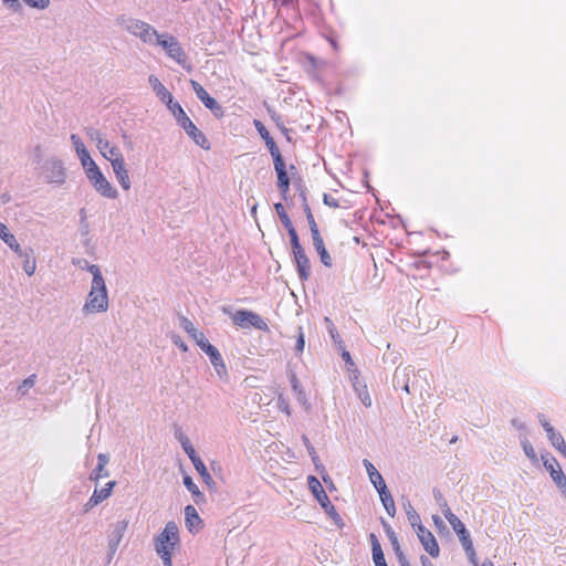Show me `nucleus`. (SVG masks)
<instances>
[{
  "instance_id": "nucleus-1",
  "label": "nucleus",
  "mask_w": 566,
  "mask_h": 566,
  "mask_svg": "<svg viewBox=\"0 0 566 566\" xmlns=\"http://www.w3.org/2000/svg\"><path fill=\"white\" fill-rule=\"evenodd\" d=\"M87 271L93 275V279L82 311L85 314L106 312L108 310V294L101 269L96 264H88Z\"/></svg>"
},
{
  "instance_id": "nucleus-2",
  "label": "nucleus",
  "mask_w": 566,
  "mask_h": 566,
  "mask_svg": "<svg viewBox=\"0 0 566 566\" xmlns=\"http://www.w3.org/2000/svg\"><path fill=\"white\" fill-rule=\"evenodd\" d=\"M180 327L189 334L202 352H205L220 378L227 375V368L218 348L209 343L203 333L199 332L192 322L185 316L179 317Z\"/></svg>"
},
{
  "instance_id": "nucleus-3",
  "label": "nucleus",
  "mask_w": 566,
  "mask_h": 566,
  "mask_svg": "<svg viewBox=\"0 0 566 566\" xmlns=\"http://www.w3.org/2000/svg\"><path fill=\"white\" fill-rule=\"evenodd\" d=\"M174 115L176 122L186 132V134L193 140V143L201 148L210 149V144L205 134L193 124V122L187 116L181 105L177 102L169 108Z\"/></svg>"
},
{
  "instance_id": "nucleus-4",
  "label": "nucleus",
  "mask_w": 566,
  "mask_h": 566,
  "mask_svg": "<svg viewBox=\"0 0 566 566\" xmlns=\"http://www.w3.org/2000/svg\"><path fill=\"white\" fill-rule=\"evenodd\" d=\"M154 45H159L166 52V54L177 62L181 67L190 72L192 66L188 63V57L185 50L181 48L177 38L171 34H159L155 40Z\"/></svg>"
},
{
  "instance_id": "nucleus-5",
  "label": "nucleus",
  "mask_w": 566,
  "mask_h": 566,
  "mask_svg": "<svg viewBox=\"0 0 566 566\" xmlns=\"http://www.w3.org/2000/svg\"><path fill=\"white\" fill-rule=\"evenodd\" d=\"M119 24L130 34L140 39L146 44H155L158 32L148 23L134 19L120 18Z\"/></svg>"
},
{
  "instance_id": "nucleus-6",
  "label": "nucleus",
  "mask_w": 566,
  "mask_h": 566,
  "mask_svg": "<svg viewBox=\"0 0 566 566\" xmlns=\"http://www.w3.org/2000/svg\"><path fill=\"white\" fill-rule=\"evenodd\" d=\"M179 542V531L175 522H168L161 533L155 538L156 553L171 552Z\"/></svg>"
},
{
  "instance_id": "nucleus-7",
  "label": "nucleus",
  "mask_w": 566,
  "mask_h": 566,
  "mask_svg": "<svg viewBox=\"0 0 566 566\" xmlns=\"http://www.w3.org/2000/svg\"><path fill=\"white\" fill-rule=\"evenodd\" d=\"M232 321L235 325L243 327V328L253 326L254 328H256L259 331H263V332L269 331V326L262 319V317L259 314L248 311V310L237 311L232 315Z\"/></svg>"
},
{
  "instance_id": "nucleus-8",
  "label": "nucleus",
  "mask_w": 566,
  "mask_h": 566,
  "mask_svg": "<svg viewBox=\"0 0 566 566\" xmlns=\"http://www.w3.org/2000/svg\"><path fill=\"white\" fill-rule=\"evenodd\" d=\"M86 177L101 196L108 199L117 198V190L111 185L99 168H96L91 174L86 175Z\"/></svg>"
},
{
  "instance_id": "nucleus-9",
  "label": "nucleus",
  "mask_w": 566,
  "mask_h": 566,
  "mask_svg": "<svg viewBox=\"0 0 566 566\" xmlns=\"http://www.w3.org/2000/svg\"><path fill=\"white\" fill-rule=\"evenodd\" d=\"M544 468L549 472L552 480L557 488L566 495V475L564 474L558 461L549 455H542Z\"/></svg>"
},
{
  "instance_id": "nucleus-10",
  "label": "nucleus",
  "mask_w": 566,
  "mask_h": 566,
  "mask_svg": "<svg viewBox=\"0 0 566 566\" xmlns=\"http://www.w3.org/2000/svg\"><path fill=\"white\" fill-rule=\"evenodd\" d=\"M43 172L48 182L62 185L65 181V169L60 159L51 158L46 160Z\"/></svg>"
},
{
  "instance_id": "nucleus-11",
  "label": "nucleus",
  "mask_w": 566,
  "mask_h": 566,
  "mask_svg": "<svg viewBox=\"0 0 566 566\" xmlns=\"http://www.w3.org/2000/svg\"><path fill=\"white\" fill-rule=\"evenodd\" d=\"M190 84L196 93V96L201 101V103L208 109H210L216 117H222L224 114L222 106L208 94L203 86L195 80H191Z\"/></svg>"
},
{
  "instance_id": "nucleus-12",
  "label": "nucleus",
  "mask_w": 566,
  "mask_h": 566,
  "mask_svg": "<svg viewBox=\"0 0 566 566\" xmlns=\"http://www.w3.org/2000/svg\"><path fill=\"white\" fill-rule=\"evenodd\" d=\"M415 369L412 366H398L394 373L392 385L395 389H402L407 394H411L410 380L415 377Z\"/></svg>"
},
{
  "instance_id": "nucleus-13",
  "label": "nucleus",
  "mask_w": 566,
  "mask_h": 566,
  "mask_svg": "<svg viewBox=\"0 0 566 566\" xmlns=\"http://www.w3.org/2000/svg\"><path fill=\"white\" fill-rule=\"evenodd\" d=\"M417 536L423 546L424 551L433 558H437L440 554L438 542L433 534L427 530L423 525H418L416 528Z\"/></svg>"
},
{
  "instance_id": "nucleus-14",
  "label": "nucleus",
  "mask_w": 566,
  "mask_h": 566,
  "mask_svg": "<svg viewBox=\"0 0 566 566\" xmlns=\"http://www.w3.org/2000/svg\"><path fill=\"white\" fill-rule=\"evenodd\" d=\"M127 527L128 522L126 520L118 521L112 525V531L108 535V548L113 553H116Z\"/></svg>"
},
{
  "instance_id": "nucleus-15",
  "label": "nucleus",
  "mask_w": 566,
  "mask_h": 566,
  "mask_svg": "<svg viewBox=\"0 0 566 566\" xmlns=\"http://www.w3.org/2000/svg\"><path fill=\"white\" fill-rule=\"evenodd\" d=\"M112 168L115 174V177L118 181V184L122 186L124 190L130 189V179L128 171L126 169V164L124 158H114L112 160Z\"/></svg>"
},
{
  "instance_id": "nucleus-16",
  "label": "nucleus",
  "mask_w": 566,
  "mask_h": 566,
  "mask_svg": "<svg viewBox=\"0 0 566 566\" xmlns=\"http://www.w3.org/2000/svg\"><path fill=\"white\" fill-rule=\"evenodd\" d=\"M148 82L153 88V91L155 92L156 96L163 102L166 104V106L168 107V109L170 108V106L172 104H176L177 102L174 101V97L171 95V93L161 84V82L159 81L158 77H156L155 75H150L148 77Z\"/></svg>"
},
{
  "instance_id": "nucleus-17",
  "label": "nucleus",
  "mask_w": 566,
  "mask_h": 566,
  "mask_svg": "<svg viewBox=\"0 0 566 566\" xmlns=\"http://www.w3.org/2000/svg\"><path fill=\"white\" fill-rule=\"evenodd\" d=\"M293 254L297 266L298 276L301 281H306L311 274L310 259L307 258L304 249L294 251Z\"/></svg>"
},
{
  "instance_id": "nucleus-18",
  "label": "nucleus",
  "mask_w": 566,
  "mask_h": 566,
  "mask_svg": "<svg viewBox=\"0 0 566 566\" xmlns=\"http://www.w3.org/2000/svg\"><path fill=\"white\" fill-rule=\"evenodd\" d=\"M185 521L186 527L190 533H197L202 526V520L192 505H187L185 507Z\"/></svg>"
},
{
  "instance_id": "nucleus-19",
  "label": "nucleus",
  "mask_w": 566,
  "mask_h": 566,
  "mask_svg": "<svg viewBox=\"0 0 566 566\" xmlns=\"http://www.w3.org/2000/svg\"><path fill=\"white\" fill-rule=\"evenodd\" d=\"M307 484L311 492L313 493L317 502L321 504V506L323 505V503H328L329 499L317 478L310 475L307 478Z\"/></svg>"
},
{
  "instance_id": "nucleus-20",
  "label": "nucleus",
  "mask_w": 566,
  "mask_h": 566,
  "mask_svg": "<svg viewBox=\"0 0 566 566\" xmlns=\"http://www.w3.org/2000/svg\"><path fill=\"white\" fill-rule=\"evenodd\" d=\"M363 464L368 473L369 480L377 491H380L382 486H387L381 474L377 471L374 464L367 460H363Z\"/></svg>"
},
{
  "instance_id": "nucleus-21",
  "label": "nucleus",
  "mask_w": 566,
  "mask_h": 566,
  "mask_svg": "<svg viewBox=\"0 0 566 566\" xmlns=\"http://www.w3.org/2000/svg\"><path fill=\"white\" fill-rule=\"evenodd\" d=\"M191 462H192L196 471L198 472V474L201 476L202 481L206 483V485L211 490L216 489V482L213 481L212 476L208 472L202 460L199 457H197V458L192 459Z\"/></svg>"
},
{
  "instance_id": "nucleus-22",
  "label": "nucleus",
  "mask_w": 566,
  "mask_h": 566,
  "mask_svg": "<svg viewBox=\"0 0 566 566\" xmlns=\"http://www.w3.org/2000/svg\"><path fill=\"white\" fill-rule=\"evenodd\" d=\"M448 522L452 526L453 531L458 534L461 544H464V541L467 539H471L470 533L467 531L464 524L455 514L451 515V517L448 516Z\"/></svg>"
},
{
  "instance_id": "nucleus-23",
  "label": "nucleus",
  "mask_w": 566,
  "mask_h": 566,
  "mask_svg": "<svg viewBox=\"0 0 566 566\" xmlns=\"http://www.w3.org/2000/svg\"><path fill=\"white\" fill-rule=\"evenodd\" d=\"M380 501L388 513L389 516L394 517L396 514V505L392 499V495L388 491L387 486H382L380 491H378Z\"/></svg>"
},
{
  "instance_id": "nucleus-24",
  "label": "nucleus",
  "mask_w": 566,
  "mask_h": 566,
  "mask_svg": "<svg viewBox=\"0 0 566 566\" xmlns=\"http://www.w3.org/2000/svg\"><path fill=\"white\" fill-rule=\"evenodd\" d=\"M23 260V270L24 272L31 276L34 274L36 269V262L34 258V251L32 248L25 249V252H23V256L21 258Z\"/></svg>"
},
{
  "instance_id": "nucleus-25",
  "label": "nucleus",
  "mask_w": 566,
  "mask_h": 566,
  "mask_svg": "<svg viewBox=\"0 0 566 566\" xmlns=\"http://www.w3.org/2000/svg\"><path fill=\"white\" fill-rule=\"evenodd\" d=\"M547 438L551 441L552 446L556 450H558L564 457H566V442L563 436L555 429H551L548 430Z\"/></svg>"
},
{
  "instance_id": "nucleus-26",
  "label": "nucleus",
  "mask_w": 566,
  "mask_h": 566,
  "mask_svg": "<svg viewBox=\"0 0 566 566\" xmlns=\"http://www.w3.org/2000/svg\"><path fill=\"white\" fill-rule=\"evenodd\" d=\"M254 126L258 130V133L260 134V136L262 137V139L265 142V145L270 150H273L275 149L277 146L275 144V142L273 140V138L271 137L269 130L265 128V126L260 122V120H254Z\"/></svg>"
},
{
  "instance_id": "nucleus-27",
  "label": "nucleus",
  "mask_w": 566,
  "mask_h": 566,
  "mask_svg": "<svg viewBox=\"0 0 566 566\" xmlns=\"http://www.w3.org/2000/svg\"><path fill=\"white\" fill-rule=\"evenodd\" d=\"M176 438L180 442L182 450L189 457L190 460L197 458V453L195 448L192 447L191 442L189 441L188 437H186L181 431L176 433Z\"/></svg>"
},
{
  "instance_id": "nucleus-28",
  "label": "nucleus",
  "mask_w": 566,
  "mask_h": 566,
  "mask_svg": "<svg viewBox=\"0 0 566 566\" xmlns=\"http://www.w3.org/2000/svg\"><path fill=\"white\" fill-rule=\"evenodd\" d=\"M432 493H433L434 501L440 506L444 517L448 520V516L451 517V515H454L451 512V510H450V507H449V505L447 503V500L444 499V496L441 493V491L438 490V489H433Z\"/></svg>"
},
{
  "instance_id": "nucleus-29",
  "label": "nucleus",
  "mask_w": 566,
  "mask_h": 566,
  "mask_svg": "<svg viewBox=\"0 0 566 566\" xmlns=\"http://www.w3.org/2000/svg\"><path fill=\"white\" fill-rule=\"evenodd\" d=\"M313 245L321 258V262L325 266L331 268L333 265L332 258L325 248L323 239L319 240L318 242L313 243Z\"/></svg>"
},
{
  "instance_id": "nucleus-30",
  "label": "nucleus",
  "mask_w": 566,
  "mask_h": 566,
  "mask_svg": "<svg viewBox=\"0 0 566 566\" xmlns=\"http://www.w3.org/2000/svg\"><path fill=\"white\" fill-rule=\"evenodd\" d=\"M115 484H116L115 481H109L101 490H97V489L94 490L92 495H93L94 499L97 500L98 504L111 496L112 491H113Z\"/></svg>"
},
{
  "instance_id": "nucleus-31",
  "label": "nucleus",
  "mask_w": 566,
  "mask_h": 566,
  "mask_svg": "<svg viewBox=\"0 0 566 566\" xmlns=\"http://www.w3.org/2000/svg\"><path fill=\"white\" fill-rule=\"evenodd\" d=\"M77 156L81 160V164H82L83 169L85 170L86 175L91 174L93 170L98 168L96 163L90 156V153L87 151V149L85 151L78 154Z\"/></svg>"
},
{
  "instance_id": "nucleus-32",
  "label": "nucleus",
  "mask_w": 566,
  "mask_h": 566,
  "mask_svg": "<svg viewBox=\"0 0 566 566\" xmlns=\"http://www.w3.org/2000/svg\"><path fill=\"white\" fill-rule=\"evenodd\" d=\"M277 175V188L281 191L284 199H286V193L290 190V178L287 176L286 169L276 172Z\"/></svg>"
},
{
  "instance_id": "nucleus-33",
  "label": "nucleus",
  "mask_w": 566,
  "mask_h": 566,
  "mask_svg": "<svg viewBox=\"0 0 566 566\" xmlns=\"http://www.w3.org/2000/svg\"><path fill=\"white\" fill-rule=\"evenodd\" d=\"M403 507L407 514L408 522L415 530L418 528V525H422L419 514L416 512L410 502L403 504Z\"/></svg>"
},
{
  "instance_id": "nucleus-34",
  "label": "nucleus",
  "mask_w": 566,
  "mask_h": 566,
  "mask_svg": "<svg viewBox=\"0 0 566 566\" xmlns=\"http://www.w3.org/2000/svg\"><path fill=\"white\" fill-rule=\"evenodd\" d=\"M184 485L196 497V503H199L203 499V494L199 491L198 486L190 476L186 475L184 478Z\"/></svg>"
},
{
  "instance_id": "nucleus-35",
  "label": "nucleus",
  "mask_w": 566,
  "mask_h": 566,
  "mask_svg": "<svg viewBox=\"0 0 566 566\" xmlns=\"http://www.w3.org/2000/svg\"><path fill=\"white\" fill-rule=\"evenodd\" d=\"M274 209L281 220V222L283 223L284 228L287 229L290 228L291 226H293L290 217L287 216V213L285 212V209L283 207V205L281 202H277L274 205Z\"/></svg>"
},
{
  "instance_id": "nucleus-36",
  "label": "nucleus",
  "mask_w": 566,
  "mask_h": 566,
  "mask_svg": "<svg viewBox=\"0 0 566 566\" xmlns=\"http://www.w3.org/2000/svg\"><path fill=\"white\" fill-rule=\"evenodd\" d=\"M270 154L273 158V164H274V169L275 171H281V170H285L286 167H285V163L283 160V157L279 150V148L276 147L275 149L273 150H270Z\"/></svg>"
},
{
  "instance_id": "nucleus-37",
  "label": "nucleus",
  "mask_w": 566,
  "mask_h": 566,
  "mask_svg": "<svg viewBox=\"0 0 566 566\" xmlns=\"http://www.w3.org/2000/svg\"><path fill=\"white\" fill-rule=\"evenodd\" d=\"M382 523V526H384V530L388 536V538L390 539L391 542V545L394 547V551H399L400 548V545H399V542H398V538H397V535L395 533V531L392 530V527L387 523L385 522L384 520L381 521Z\"/></svg>"
},
{
  "instance_id": "nucleus-38",
  "label": "nucleus",
  "mask_w": 566,
  "mask_h": 566,
  "mask_svg": "<svg viewBox=\"0 0 566 566\" xmlns=\"http://www.w3.org/2000/svg\"><path fill=\"white\" fill-rule=\"evenodd\" d=\"M324 322H325V324H326V327H327V329H328V333H329V335H331V337H332L333 342H334L335 344H337V345L342 346V345H343V340H342V338H340L339 334L337 333L336 327L334 326V324H333V322L331 321V318H329V317H325V318H324Z\"/></svg>"
},
{
  "instance_id": "nucleus-39",
  "label": "nucleus",
  "mask_w": 566,
  "mask_h": 566,
  "mask_svg": "<svg viewBox=\"0 0 566 566\" xmlns=\"http://www.w3.org/2000/svg\"><path fill=\"white\" fill-rule=\"evenodd\" d=\"M85 134L92 142L96 143V146L102 144V140H104L103 134L95 127H86Z\"/></svg>"
},
{
  "instance_id": "nucleus-40",
  "label": "nucleus",
  "mask_w": 566,
  "mask_h": 566,
  "mask_svg": "<svg viewBox=\"0 0 566 566\" xmlns=\"http://www.w3.org/2000/svg\"><path fill=\"white\" fill-rule=\"evenodd\" d=\"M36 375L32 374L28 378H25L22 384L19 386L18 390L22 396H25L28 390L35 385Z\"/></svg>"
},
{
  "instance_id": "nucleus-41",
  "label": "nucleus",
  "mask_w": 566,
  "mask_h": 566,
  "mask_svg": "<svg viewBox=\"0 0 566 566\" xmlns=\"http://www.w3.org/2000/svg\"><path fill=\"white\" fill-rule=\"evenodd\" d=\"M286 230H287V233L290 235V241H291V245H292V252L297 251L300 249H303V247L300 243L298 235H297V232H296L294 226H291Z\"/></svg>"
},
{
  "instance_id": "nucleus-42",
  "label": "nucleus",
  "mask_w": 566,
  "mask_h": 566,
  "mask_svg": "<svg viewBox=\"0 0 566 566\" xmlns=\"http://www.w3.org/2000/svg\"><path fill=\"white\" fill-rule=\"evenodd\" d=\"M462 547L464 548L470 562L474 566H478L476 555H475V551H474L472 541L471 539L464 541V544H462Z\"/></svg>"
},
{
  "instance_id": "nucleus-43",
  "label": "nucleus",
  "mask_w": 566,
  "mask_h": 566,
  "mask_svg": "<svg viewBox=\"0 0 566 566\" xmlns=\"http://www.w3.org/2000/svg\"><path fill=\"white\" fill-rule=\"evenodd\" d=\"M0 239L6 244L14 242L15 239V237L9 231L8 227L2 222H0Z\"/></svg>"
},
{
  "instance_id": "nucleus-44",
  "label": "nucleus",
  "mask_w": 566,
  "mask_h": 566,
  "mask_svg": "<svg viewBox=\"0 0 566 566\" xmlns=\"http://www.w3.org/2000/svg\"><path fill=\"white\" fill-rule=\"evenodd\" d=\"M109 472L105 469V467L96 465V468L92 471L90 479L98 482L99 479L108 476Z\"/></svg>"
},
{
  "instance_id": "nucleus-45",
  "label": "nucleus",
  "mask_w": 566,
  "mask_h": 566,
  "mask_svg": "<svg viewBox=\"0 0 566 566\" xmlns=\"http://www.w3.org/2000/svg\"><path fill=\"white\" fill-rule=\"evenodd\" d=\"M302 440H303L304 446L306 447L307 452H308L310 457L312 458L313 462L317 465V462L319 461V459L315 451V448L312 446L311 441L308 440V438L306 436H303Z\"/></svg>"
},
{
  "instance_id": "nucleus-46",
  "label": "nucleus",
  "mask_w": 566,
  "mask_h": 566,
  "mask_svg": "<svg viewBox=\"0 0 566 566\" xmlns=\"http://www.w3.org/2000/svg\"><path fill=\"white\" fill-rule=\"evenodd\" d=\"M521 443H522L523 451L526 454V457L533 461L536 460V454H535L534 448L531 444V442L527 439H523Z\"/></svg>"
},
{
  "instance_id": "nucleus-47",
  "label": "nucleus",
  "mask_w": 566,
  "mask_h": 566,
  "mask_svg": "<svg viewBox=\"0 0 566 566\" xmlns=\"http://www.w3.org/2000/svg\"><path fill=\"white\" fill-rule=\"evenodd\" d=\"M70 139H71L77 155L86 150L85 145L83 144L82 139L76 134H72Z\"/></svg>"
},
{
  "instance_id": "nucleus-48",
  "label": "nucleus",
  "mask_w": 566,
  "mask_h": 566,
  "mask_svg": "<svg viewBox=\"0 0 566 566\" xmlns=\"http://www.w3.org/2000/svg\"><path fill=\"white\" fill-rule=\"evenodd\" d=\"M322 507L324 511L336 522L338 523L340 521V516L336 512L334 505L328 501V503H323Z\"/></svg>"
},
{
  "instance_id": "nucleus-49",
  "label": "nucleus",
  "mask_w": 566,
  "mask_h": 566,
  "mask_svg": "<svg viewBox=\"0 0 566 566\" xmlns=\"http://www.w3.org/2000/svg\"><path fill=\"white\" fill-rule=\"evenodd\" d=\"M103 157L112 164L114 158H123V155L117 147L112 146V148H109L107 151H103Z\"/></svg>"
},
{
  "instance_id": "nucleus-50",
  "label": "nucleus",
  "mask_w": 566,
  "mask_h": 566,
  "mask_svg": "<svg viewBox=\"0 0 566 566\" xmlns=\"http://www.w3.org/2000/svg\"><path fill=\"white\" fill-rule=\"evenodd\" d=\"M32 8L44 10L50 6V0H24Z\"/></svg>"
},
{
  "instance_id": "nucleus-51",
  "label": "nucleus",
  "mask_w": 566,
  "mask_h": 566,
  "mask_svg": "<svg viewBox=\"0 0 566 566\" xmlns=\"http://www.w3.org/2000/svg\"><path fill=\"white\" fill-rule=\"evenodd\" d=\"M304 346H305L304 333L302 332V328L300 327L296 344H295L296 354L303 353Z\"/></svg>"
},
{
  "instance_id": "nucleus-52",
  "label": "nucleus",
  "mask_w": 566,
  "mask_h": 566,
  "mask_svg": "<svg viewBox=\"0 0 566 566\" xmlns=\"http://www.w3.org/2000/svg\"><path fill=\"white\" fill-rule=\"evenodd\" d=\"M369 539H370V544H371V553H373V555L376 554V553H381L382 552L381 545H380L377 536L374 533H371L369 535Z\"/></svg>"
},
{
  "instance_id": "nucleus-53",
  "label": "nucleus",
  "mask_w": 566,
  "mask_h": 566,
  "mask_svg": "<svg viewBox=\"0 0 566 566\" xmlns=\"http://www.w3.org/2000/svg\"><path fill=\"white\" fill-rule=\"evenodd\" d=\"M323 201L326 206L331 208H338L339 203L338 200L332 197L331 195L324 193Z\"/></svg>"
},
{
  "instance_id": "nucleus-54",
  "label": "nucleus",
  "mask_w": 566,
  "mask_h": 566,
  "mask_svg": "<svg viewBox=\"0 0 566 566\" xmlns=\"http://www.w3.org/2000/svg\"><path fill=\"white\" fill-rule=\"evenodd\" d=\"M373 559H374L375 566H388L386 563V559H385L384 552L374 554Z\"/></svg>"
},
{
  "instance_id": "nucleus-55",
  "label": "nucleus",
  "mask_w": 566,
  "mask_h": 566,
  "mask_svg": "<svg viewBox=\"0 0 566 566\" xmlns=\"http://www.w3.org/2000/svg\"><path fill=\"white\" fill-rule=\"evenodd\" d=\"M359 399L365 407L368 408L371 406V398L367 390H363L361 392H359Z\"/></svg>"
},
{
  "instance_id": "nucleus-56",
  "label": "nucleus",
  "mask_w": 566,
  "mask_h": 566,
  "mask_svg": "<svg viewBox=\"0 0 566 566\" xmlns=\"http://www.w3.org/2000/svg\"><path fill=\"white\" fill-rule=\"evenodd\" d=\"M395 554L400 566H411L401 548H399V551H395Z\"/></svg>"
},
{
  "instance_id": "nucleus-57",
  "label": "nucleus",
  "mask_w": 566,
  "mask_h": 566,
  "mask_svg": "<svg viewBox=\"0 0 566 566\" xmlns=\"http://www.w3.org/2000/svg\"><path fill=\"white\" fill-rule=\"evenodd\" d=\"M9 248L17 253L19 258L23 256V252H25V249H21L20 244L18 243L17 239H14V242H11L8 244Z\"/></svg>"
},
{
  "instance_id": "nucleus-58",
  "label": "nucleus",
  "mask_w": 566,
  "mask_h": 566,
  "mask_svg": "<svg viewBox=\"0 0 566 566\" xmlns=\"http://www.w3.org/2000/svg\"><path fill=\"white\" fill-rule=\"evenodd\" d=\"M163 563H164V566H172V560H171V552H164V553H157Z\"/></svg>"
},
{
  "instance_id": "nucleus-59",
  "label": "nucleus",
  "mask_w": 566,
  "mask_h": 566,
  "mask_svg": "<svg viewBox=\"0 0 566 566\" xmlns=\"http://www.w3.org/2000/svg\"><path fill=\"white\" fill-rule=\"evenodd\" d=\"M172 343L178 346L182 352L188 350V346L184 343V340L178 335L171 336Z\"/></svg>"
},
{
  "instance_id": "nucleus-60",
  "label": "nucleus",
  "mask_w": 566,
  "mask_h": 566,
  "mask_svg": "<svg viewBox=\"0 0 566 566\" xmlns=\"http://www.w3.org/2000/svg\"><path fill=\"white\" fill-rule=\"evenodd\" d=\"M98 505V502L96 499L93 497V495L90 497V500L84 504L83 510L85 513H87L90 510H92L94 506Z\"/></svg>"
},
{
  "instance_id": "nucleus-61",
  "label": "nucleus",
  "mask_w": 566,
  "mask_h": 566,
  "mask_svg": "<svg viewBox=\"0 0 566 566\" xmlns=\"http://www.w3.org/2000/svg\"><path fill=\"white\" fill-rule=\"evenodd\" d=\"M98 505V502L96 499L93 497V495L90 497V500L84 504L83 510L85 513H87L90 510H92L94 506Z\"/></svg>"
},
{
  "instance_id": "nucleus-62",
  "label": "nucleus",
  "mask_w": 566,
  "mask_h": 566,
  "mask_svg": "<svg viewBox=\"0 0 566 566\" xmlns=\"http://www.w3.org/2000/svg\"><path fill=\"white\" fill-rule=\"evenodd\" d=\"M538 420L543 427V429L546 431V433H548V430L551 429H554L551 423L546 420L545 416L544 415H539L538 416Z\"/></svg>"
},
{
  "instance_id": "nucleus-63",
  "label": "nucleus",
  "mask_w": 566,
  "mask_h": 566,
  "mask_svg": "<svg viewBox=\"0 0 566 566\" xmlns=\"http://www.w3.org/2000/svg\"><path fill=\"white\" fill-rule=\"evenodd\" d=\"M296 399L303 406L308 407L306 394L304 392V390H298V392L296 394Z\"/></svg>"
},
{
  "instance_id": "nucleus-64",
  "label": "nucleus",
  "mask_w": 566,
  "mask_h": 566,
  "mask_svg": "<svg viewBox=\"0 0 566 566\" xmlns=\"http://www.w3.org/2000/svg\"><path fill=\"white\" fill-rule=\"evenodd\" d=\"M109 462V458L105 453H99L97 455V465L106 467V464Z\"/></svg>"
}]
</instances>
